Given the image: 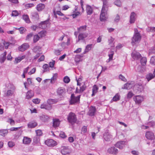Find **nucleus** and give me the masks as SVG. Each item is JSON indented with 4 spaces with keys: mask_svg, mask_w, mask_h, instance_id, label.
Segmentation results:
<instances>
[{
    "mask_svg": "<svg viewBox=\"0 0 155 155\" xmlns=\"http://www.w3.org/2000/svg\"><path fill=\"white\" fill-rule=\"evenodd\" d=\"M81 96V95H80L75 97L74 93L72 94L69 101V104L72 105L79 104L80 103Z\"/></svg>",
    "mask_w": 155,
    "mask_h": 155,
    "instance_id": "1",
    "label": "nucleus"
},
{
    "mask_svg": "<svg viewBox=\"0 0 155 155\" xmlns=\"http://www.w3.org/2000/svg\"><path fill=\"white\" fill-rule=\"evenodd\" d=\"M141 38V36L139 32L134 33L132 40V44L133 45L135 44L139 43Z\"/></svg>",
    "mask_w": 155,
    "mask_h": 155,
    "instance_id": "2",
    "label": "nucleus"
},
{
    "mask_svg": "<svg viewBox=\"0 0 155 155\" xmlns=\"http://www.w3.org/2000/svg\"><path fill=\"white\" fill-rule=\"evenodd\" d=\"M67 120L69 123L72 124H74L77 120L76 116L74 113L71 112L68 115Z\"/></svg>",
    "mask_w": 155,
    "mask_h": 155,
    "instance_id": "3",
    "label": "nucleus"
},
{
    "mask_svg": "<svg viewBox=\"0 0 155 155\" xmlns=\"http://www.w3.org/2000/svg\"><path fill=\"white\" fill-rule=\"evenodd\" d=\"M107 10L104 8V7H102L100 15V19L101 21H103L106 20L107 19Z\"/></svg>",
    "mask_w": 155,
    "mask_h": 155,
    "instance_id": "4",
    "label": "nucleus"
},
{
    "mask_svg": "<svg viewBox=\"0 0 155 155\" xmlns=\"http://www.w3.org/2000/svg\"><path fill=\"white\" fill-rule=\"evenodd\" d=\"M145 136L147 139L151 140H153L155 138L154 133L150 131H147L146 133Z\"/></svg>",
    "mask_w": 155,
    "mask_h": 155,
    "instance_id": "5",
    "label": "nucleus"
},
{
    "mask_svg": "<svg viewBox=\"0 0 155 155\" xmlns=\"http://www.w3.org/2000/svg\"><path fill=\"white\" fill-rule=\"evenodd\" d=\"M126 144V142L124 141H120L118 142L115 145V146L120 149H122Z\"/></svg>",
    "mask_w": 155,
    "mask_h": 155,
    "instance_id": "6",
    "label": "nucleus"
},
{
    "mask_svg": "<svg viewBox=\"0 0 155 155\" xmlns=\"http://www.w3.org/2000/svg\"><path fill=\"white\" fill-rule=\"evenodd\" d=\"M45 143L48 146L51 147H54L56 144V142L52 139L46 140L45 141Z\"/></svg>",
    "mask_w": 155,
    "mask_h": 155,
    "instance_id": "7",
    "label": "nucleus"
},
{
    "mask_svg": "<svg viewBox=\"0 0 155 155\" xmlns=\"http://www.w3.org/2000/svg\"><path fill=\"white\" fill-rule=\"evenodd\" d=\"M29 48V45L28 43H25L18 47V50L19 51L23 52L27 50Z\"/></svg>",
    "mask_w": 155,
    "mask_h": 155,
    "instance_id": "8",
    "label": "nucleus"
},
{
    "mask_svg": "<svg viewBox=\"0 0 155 155\" xmlns=\"http://www.w3.org/2000/svg\"><path fill=\"white\" fill-rule=\"evenodd\" d=\"M39 118L42 122H48L50 119V117L47 115L42 114L40 116Z\"/></svg>",
    "mask_w": 155,
    "mask_h": 155,
    "instance_id": "9",
    "label": "nucleus"
},
{
    "mask_svg": "<svg viewBox=\"0 0 155 155\" xmlns=\"http://www.w3.org/2000/svg\"><path fill=\"white\" fill-rule=\"evenodd\" d=\"M61 152L63 155H69L70 150L68 147L63 146L61 147Z\"/></svg>",
    "mask_w": 155,
    "mask_h": 155,
    "instance_id": "10",
    "label": "nucleus"
},
{
    "mask_svg": "<svg viewBox=\"0 0 155 155\" xmlns=\"http://www.w3.org/2000/svg\"><path fill=\"white\" fill-rule=\"evenodd\" d=\"M107 152L116 155L117 153L118 150L114 147H111L108 149Z\"/></svg>",
    "mask_w": 155,
    "mask_h": 155,
    "instance_id": "11",
    "label": "nucleus"
},
{
    "mask_svg": "<svg viewBox=\"0 0 155 155\" xmlns=\"http://www.w3.org/2000/svg\"><path fill=\"white\" fill-rule=\"evenodd\" d=\"M134 100L135 101L136 104H140L143 100V97L138 95L136 96L133 98Z\"/></svg>",
    "mask_w": 155,
    "mask_h": 155,
    "instance_id": "12",
    "label": "nucleus"
},
{
    "mask_svg": "<svg viewBox=\"0 0 155 155\" xmlns=\"http://www.w3.org/2000/svg\"><path fill=\"white\" fill-rule=\"evenodd\" d=\"M96 109L95 107L91 106V107L89 109L88 114L91 116H92L94 115L95 114L96 112Z\"/></svg>",
    "mask_w": 155,
    "mask_h": 155,
    "instance_id": "13",
    "label": "nucleus"
},
{
    "mask_svg": "<svg viewBox=\"0 0 155 155\" xmlns=\"http://www.w3.org/2000/svg\"><path fill=\"white\" fill-rule=\"evenodd\" d=\"M131 56L132 58L135 60H138L141 57V54L139 53L136 51L133 52L131 54Z\"/></svg>",
    "mask_w": 155,
    "mask_h": 155,
    "instance_id": "14",
    "label": "nucleus"
},
{
    "mask_svg": "<svg viewBox=\"0 0 155 155\" xmlns=\"http://www.w3.org/2000/svg\"><path fill=\"white\" fill-rule=\"evenodd\" d=\"M65 92V89L62 87L58 88L57 91V93L59 96H62Z\"/></svg>",
    "mask_w": 155,
    "mask_h": 155,
    "instance_id": "15",
    "label": "nucleus"
},
{
    "mask_svg": "<svg viewBox=\"0 0 155 155\" xmlns=\"http://www.w3.org/2000/svg\"><path fill=\"white\" fill-rule=\"evenodd\" d=\"M60 124V121L58 119H53V127L56 128L58 127Z\"/></svg>",
    "mask_w": 155,
    "mask_h": 155,
    "instance_id": "16",
    "label": "nucleus"
},
{
    "mask_svg": "<svg viewBox=\"0 0 155 155\" xmlns=\"http://www.w3.org/2000/svg\"><path fill=\"white\" fill-rule=\"evenodd\" d=\"M88 36L87 33H80L78 36V41L80 40H83L86 38Z\"/></svg>",
    "mask_w": 155,
    "mask_h": 155,
    "instance_id": "17",
    "label": "nucleus"
},
{
    "mask_svg": "<svg viewBox=\"0 0 155 155\" xmlns=\"http://www.w3.org/2000/svg\"><path fill=\"white\" fill-rule=\"evenodd\" d=\"M136 14L134 12L131 13L130 16V22L131 24L134 23L135 21Z\"/></svg>",
    "mask_w": 155,
    "mask_h": 155,
    "instance_id": "18",
    "label": "nucleus"
},
{
    "mask_svg": "<svg viewBox=\"0 0 155 155\" xmlns=\"http://www.w3.org/2000/svg\"><path fill=\"white\" fill-rule=\"evenodd\" d=\"M7 54L6 51L4 52L0 56V62L1 63L4 62L6 59V55Z\"/></svg>",
    "mask_w": 155,
    "mask_h": 155,
    "instance_id": "19",
    "label": "nucleus"
},
{
    "mask_svg": "<svg viewBox=\"0 0 155 155\" xmlns=\"http://www.w3.org/2000/svg\"><path fill=\"white\" fill-rule=\"evenodd\" d=\"M25 58V55H23L22 56H18L15 59L14 63L15 64H17L20 62L22 60L24 59Z\"/></svg>",
    "mask_w": 155,
    "mask_h": 155,
    "instance_id": "20",
    "label": "nucleus"
},
{
    "mask_svg": "<svg viewBox=\"0 0 155 155\" xmlns=\"http://www.w3.org/2000/svg\"><path fill=\"white\" fill-rule=\"evenodd\" d=\"M34 92L32 90L28 91L26 94V98L28 99L31 98L34 96Z\"/></svg>",
    "mask_w": 155,
    "mask_h": 155,
    "instance_id": "21",
    "label": "nucleus"
},
{
    "mask_svg": "<svg viewBox=\"0 0 155 155\" xmlns=\"http://www.w3.org/2000/svg\"><path fill=\"white\" fill-rule=\"evenodd\" d=\"M155 77V75L154 74L152 73H149L147 74L146 76V78L147 79L148 81H150L151 79L154 78Z\"/></svg>",
    "mask_w": 155,
    "mask_h": 155,
    "instance_id": "22",
    "label": "nucleus"
},
{
    "mask_svg": "<svg viewBox=\"0 0 155 155\" xmlns=\"http://www.w3.org/2000/svg\"><path fill=\"white\" fill-rule=\"evenodd\" d=\"M86 11L87 15H91L93 13V9L91 6L89 5L86 6Z\"/></svg>",
    "mask_w": 155,
    "mask_h": 155,
    "instance_id": "23",
    "label": "nucleus"
},
{
    "mask_svg": "<svg viewBox=\"0 0 155 155\" xmlns=\"http://www.w3.org/2000/svg\"><path fill=\"white\" fill-rule=\"evenodd\" d=\"M38 125L37 122L35 121L30 122L28 124V127L29 128H32L35 127Z\"/></svg>",
    "mask_w": 155,
    "mask_h": 155,
    "instance_id": "24",
    "label": "nucleus"
},
{
    "mask_svg": "<svg viewBox=\"0 0 155 155\" xmlns=\"http://www.w3.org/2000/svg\"><path fill=\"white\" fill-rule=\"evenodd\" d=\"M58 100L57 99H49L47 101L48 104L49 105H51L57 103L58 101Z\"/></svg>",
    "mask_w": 155,
    "mask_h": 155,
    "instance_id": "25",
    "label": "nucleus"
},
{
    "mask_svg": "<svg viewBox=\"0 0 155 155\" xmlns=\"http://www.w3.org/2000/svg\"><path fill=\"white\" fill-rule=\"evenodd\" d=\"M8 133V129H1L0 130V135L3 136L5 137L7 135Z\"/></svg>",
    "mask_w": 155,
    "mask_h": 155,
    "instance_id": "26",
    "label": "nucleus"
},
{
    "mask_svg": "<svg viewBox=\"0 0 155 155\" xmlns=\"http://www.w3.org/2000/svg\"><path fill=\"white\" fill-rule=\"evenodd\" d=\"M31 141V139L27 137H24L23 140V143L25 144H29Z\"/></svg>",
    "mask_w": 155,
    "mask_h": 155,
    "instance_id": "27",
    "label": "nucleus"
},
{
    "mask_svg": "<svg viewBox=\"0 0 155 155\" xmlns=\"http://www.w3.org/2000/svg\"><path fill=\"white\" fill-rule=\"evenodd\" d=\"M45 7V5L44 4L40 3L37 5L36 9L38 11H41Z\"/></svg>",
    "mask_w": 155,
    "mask_h": 155,
    "instance_id": "28",
    "label": "nucleus"
},
{
    "mask_svg": "<svg viewBox=\"0 0 155 155\" xmlns=\"http://www.w3.org/2000/svg\"><path fill=\"white\" fill-rule=\"evenodd\" d=\"M133 87V85L130 83L127 82L124 85V87H122L123 89H130Z\"/></svg>",
    "mask_w": 155,
    "mask_h": 155,
    "instance_id": "29",
    "label": "nucleus"
},
{
    "mask_svg": "<svg viewBox=\"0 0 155 155\" xmlns=\"http://www.w3.org/2000/svg\"><path fill=\"white\" fill-rule=\"evenodd\" d=\"M92 45H93L92 44H88L86 45L85 50L83 52V54H85L90 51L91 49Z\"/></svg>",
    "mask_w": 155,
    "mask_h": 155,
    "instance_id": "30",
    "label": "nucleus"
},
{
    "mask_svg": "<svg viewBox=\"0 0 155 155\" xmlns=\"http://www.w3.org/2000/svg\"><path fill=\"white\" fill-rule=\"evenodd\" d=\"M42 68L44 69L43 73L45 72H49L50 71V68L49 65L47 64H44L42 66Z\"/></svg>",
    "mask_w": 155,
    "mask_h": 155,
    "instance_id": "31",
    "label": "nucleus"
},
{
    "mask_svg": "<svg viewBox=\"0 0 155 155\" xmlns=\"http://www.w3.org/2000/svg\"><path fill=\"white\" fill-rule=\"evenodd\" d=\"M114 54V52L113 51H111L109 52L108 54L109 58L106 61L107 63L109 62L110 61L112 60Z\"/></svg>",
    "mask_w": 155,
    "mask_h": 155,
    "instance_id": "32",
    "label": "nucleus"
},
{
    "mask_svg": "<svg viewBox=\"0 0 155 155\" xmlns=\"http://www.w3.org/2000/svg\"><path fill=\"white\" fill-rule=\"evenodd\" d=\"M87 26L86 25H84L80 26L79 28H78V30L79 32H84L85 31L87 28Z\"/></svg>",
    "mask_w": 155,
    "mask_h": 155,
    "instance_id": "33",
    "label": "nucleus"
},
{
    "mask_svg": "<svg viewBox=\"0 0 155 155\" xmlns=\"http://www.w3.org/2000/svg\"><path fill=\"white\" fill-rule=\"evenodd\" d=\"M120 95L117 94L112 99L111 101L110 102L112 103L113 101H116L120 100Z\"/></svg>",
    "mask_w": 155,
    "mask_h": 155,
    "instance_id": "34",
    "label": "nucleus"
},
{
    "mask_svg": "<svg viewBox=\"0 0 155 155\" xmlns=\"http://www.w3.org/2000/svg\"><path fill=\"white\" fill-rule=\"evenodd\" d=\"M136 70L137 72L143 73L145 69L143 68V67L139 65L138 66L137 69H136Z\"/></svg>",
    "mask_w": 155,
    "mask_h": 155,
    "instance_id": "35",
    "label": "nucleus"
},
{
    "mask_svg": "<svg viewBox=\"0 0 155 155\" xmlns=\"http://www.w3.org/2000/svg\"><path fill=\"white\" fill-rule=\"evenodd\" d=\"M58 74L57 73L54 74L53 77L51 78L50 82L51 83H54V81L56 80Z\"/></svg>",
    "mask_w": 155,
    "mask_h": 155,
    "instance_id": "36",
    "label": "nucleus"
},
{
    "mask_svg": "<svg viewBox=\"0 0 155 155\" xmlns=\"http://www.w3.org/2000/svg\"><path fill=\"white\" fill-rule=\"evenodd\" d=\"M145 124L148 125L149 127H153L155 126V121L152 120L145 123Z\"/></svg>",
    "mask_w": 155,
    "mask_h": 155,
    "instance_id": "37",
    "label": "nucleus"
},
{
    "mask_svg": "<svg viewBox=\"0 0 155 155\" xmlns=\"http://www.w3.org/2000/svg\"><path fill=\"white\" fill-rule=\"evenodd\" d=\"M104 138L105 140L109 141L111 138V135L107 134H105L104 135Z\"/></svg>",
    "mask_w": 155,
    "mask_h": 155,
    "instance_id": "38",
    "label": "nucleus"
},
{
    "mask_svg": "<svg viewBox=\"0 0 155 155\" xmlns=\"http://www.w3.org/2000/svg\"><path fill=\"white\" fill-rule=\"evenodd\" d=\"M147 61V58L143 57L141 59L140 62L142 65L144 66L146 64Z\"/></svg>",
    "mask_w": 155,
    "mask_h": 155,
    "instance_id": "39",
    "label": "nucleus"
},
{
    "mask_svg": "<svg viewBox=\"0 0 155 155\" xmlns=\"http://www.w3.org/2000/svg\"><path fill=\"white\" fill-rule=\"evenodd\" d=\"M33 35L34 34L33 33H30L28 34L26 37V40L28 41L30 40Z\"/></svg>",
    "mask_w": 155,
    "mask_h": 155,
    "instance_id": "40",
    "label": "nucleus"
},
{
    "mask_svg": "<svg viewBox=\"0 0 155 155\" xmlns=\"http://www.w3.org/2000/svg\"><path fill=\"white\" fill-rule=\"evenodd\" d=\"M40 39V37L38 35H33V41L34 43L37 42Z\"/></svg>",
    "mask_w": 155,
    "mask_h": 155,
    "instance_id": "41",
    "label": "nucleus"
},
{
    "mask_svg": "<svg viewBox=\"0 0 155 155\" xmlns=\"http://www.w3.org/2000/svg\"><path fill=\"white\" fill-rule=\"evenodd\" d=\"M23 19L25 21L28 23L30 22V20L28 16L27 15H23L22 16Z\"/></svg>",
    "mask_w": 155,
    "mask_h": 155,
    "instance_id": "42",
    "label": "nucleus"
},
{
    "mask_svg": "<svg viewBox=\"0 0 155 155\" xmlns=\"http://www.w3.org/2000/svg\"><path fill=\"white\" fill-rule=\"evenodd\" d=\"M40 140L39 137L38 136H35L34 137L33 139V141L34 143L37 144L38 143Z\"/></svg>",
    "mask_w": 155,
    "mask_h": 155,
    "instance_id": "43",
    "label": "nucleus"
},
{
    "mask_svg": "<svg viewBox=\"0 0 155 155\" xmlns=\"http://www.w3.org/2000/svg\"><path fill=\"white\" fill-rule=\"evenodd\" d=\"M149 55L152 54H155V46L149 49Z\"/></svg>",
    "mask_w": 155,
    "mask_h": 155,
    "instance_id": "44",
    "label": "nucleus"
},
{
    "mask_svg": "<svg viewBox=\"0 0 155 155\" xmlns=\"http://www.w3.org/2000/svg\"><path fill=\"white\" fill-rule=\"evenodd\" d=\"M31 15L32 17L36 19H38L39 16L37 12H33L32 13Z\"/></svg>",
    "mask_w": 155,
    "mask_h": 155,
    "instance_id": "45",
    "label": "nucleus"
},
{
    "mask_svg": "<svg viewBox=\"0 0 155 155\" xmlns=\"http://www.w3.org/2000/svg\"><path fill=\"white\" fill-rule=\"evenodd\" d=\"M46 33V31H45L43 30L39 32L38 34L40 37L42 38L45 36Z\"/></svg>",
    "mask_w": 155,
    "mask_h": 155,
    "instance_id": "46",
    "label": "nucleus"
},
{
    "mask_svg": "<svg viewBox=\"0 0 155 155\" xmlns=\"http://www.w3.org/2000/svg\"><path fill=\"white\" fill-rule=\"evenodd\" d=\"M13 93V91L11 90H9L7 91L6 94H5V95L7 96H12Z\"/></svg>",
    "mask_w": 155,
    "mask_h": 155,
    "instance_id": "47",
    "label": "nucleus"
},
{
    "mask_svg": "<svg viewBox=\"0 0 155 155\" xmlns=\"http://www.w3.org/2000/svg\"><path fill=\"white\" fill-rule=\"evenodd\" d=\"M114 4L118 7H120L121 5V3L120 0H117L114 2Z\"/></svg>",
    "mask_w": 155,
    "mask_h": 155,
    "instance_id": "48",
    "label": "nucleus"
},
{
    "mask_svg": "<svg viewBox=\"0 0 155 155\" xmlns=\"http://www.w3.org/2000/svg\"><path fill=\"white\" fill-rule=\"evenodd\" d=\"M64 81L66 83H68L70 81V80L68 76H65L63 79Z\"/></svg>",
    "mask_w": 155,
    "mask_h": 155,
    "instance_id": "49",
    "label": "nucleus"
},
{
    "mask_svg": "<svg viewBox=\"0 0 155 155\" xmlns=\"http://www.w3.org/2000/svg\"><path fill=\"white\" fill-rule=\"evenodd\" d=\"M36 136H38V137L42 135V131L40 130H36Z\"/></svg>",
    "mask_w": 155,
    "mask_h": 155,
    "instance_id": "50",
    "label": "nucleus"
},
{
    "mask_svg": "<svg viewBox=\"0 0 155 155\" xmlns=\"http://www.w3.org/2000/svg\"><path fill=\"white\" fill-rule=\"evenodd\" d=\"M18 15V12L16 10L13 11L12 13V16L16 17Z\"/></svg>",
    "mask_w": 155,
    "mask_h": 155,
    "instance_id": "51",
    "label": "nucleus"
},
{
    "mask_svg": "<svg viewBox=\"0 0 155 155\" xmlns=\"http://www.w3.org/2000/svg\"><path fill=\"white\" fill-rule=\"evenodd\" d=\"M35 5L33 3H28L26 4L25 6L27 9L29 8H31V7H33Z\"/></svg>",
    "mask_w": 155,
    "mask_h": 155,
    "instance_id": "52",
    "label": "nucleus"
},
{
    "mask_svg": "<svg viewBox=\"0 0 155 155\" xmlns=\"http://www.w3.org/2000/svg\"><path fill=\"white\" fill-rule=\"evenodd\" d=\"M150 63L153 65H155V56H153L150 59Z\"/></svg>",
    "mask_w": 155,
    "mask_h": 155,
    "instance_id": "53",
    "label": "nucleus"
},
{
    "mask_svg": "<svg viewBox=\"0 0 155 155\" xmlns=\"http://www.w3.org/2000/svg\"><path fill=\"white\" fill-rule=\"evenodd\" d=\"M26 31V29L24 27H20L19 31L21 34H22L25 32Z\"/></svg>",
    "mask_w": 155,
    "mask_h": 155,
    "instance_id": "54",
    "label": "nucleus"
},
{
    "mask_svg": "<svg viewBox=\"0 0 155 155\" xmlns=\"http://www.w3.org/2000/svg\"><path fill=\"white\" fill-rule=\"evenodd\" d=\"M55 61L54 60H52V62H50L49 63V68L50 67L51 68H53L55 64Z\"/></svg>",
    "mask_w": 155,
    "mask_h": 155,
    "instance_id": "55",
    "label": "nucleus"
},
{
    "mask_svg": "<svg viewBox=\"0 0 155 155\" xmlns=\"http://www.w3.org/2000/svg\"><path fill=\"white\" fill-rule=\"evenodd\" d=\"M8 145L9 147H12L15 145V143L12 141H9L8 143Z\"/></svg>",
    "mask_w": 155,
    "mask_h": 155,
    "instance_id": "56",
    "label": "nucleus"
},
{
    "mask_svg": "<svg viewBox=\"0 0 155 155\" xmlns=\"http://www.w3.org/2000/svg\"><path fill=\"white\" fill-rule=\"evenodd\" d=\"M114 39L112 37H110V38L108 40V42L110 45L113 44V42Z\"/></svg>",
    "mask_w": 155,
    "mask_h": 155,
    "instance_id": "57",
    "label": "nucleus"
},
{
    "mask_svg": "<svg viewBox=\"0 0 155 155\" xmlns=\"http://www.w3.org/2000/svg\"><path fill=\"white\" fill-rule=\"evenodd\" d=\"M10 44L8 42H7L5 41L3 43V44L5 46V49H7L8 48V47L9 45Z\"/></svg>",
    "mask_w": 155,
    "mask_h": 155,
    "instance_id": "58",
    "label": "nucleus"
},
{
    "mask_svg": "<svg viewBox=\"0 0 155 155\" xmlns=\"http://www.w3.org/2000/svg\"><path fill=\"white\" fill-rule=\"evenodd\" d=\"M40 100L38 98L34 99L32 100L33 102L35 104H38L40 102Z\"/></svg>",
    "mask_w": 155,
    "mask_h": 155,
    "instance_id": "59",
    "label": "nucleus"
},
{
    "mask_svg": "<svg viewBox=\"0 0 155 155\" xmlns=\"http://www.w3.org/2000/svg\"><path fill=\"white\" fill-rule=\"evenodd\" d=\"M80 14V12H75V13L73 14L72 15L73 18H76Z\"/></svg>",
    "mask_w": 155,
    "mask_h": 155,
    "instance_id": "60",
    "label": "nucleus"
},
{
    "mask_svg": "<svg viewBox=\"0 0 155 155\" xmlns=\"http://www.w3.org/2000/svg\"><path fill=\"white\" fill-rule=\"evenodd\" d=\"M98 87L96 85H94L93 87L92 91H94L96 92H97V90H98Z\"/></svg>",
    "mask_w": 155,
    "mask_h": 155,
    "instance_id": "61",
    "label": "nucleus"
},
{
    "mask_svg": "<svg viewBox=\"0 0 155 155\" xmlns=\"http://www.w3.org/2000/svg\"><path fill=\"white\" fill-rule=\"evenodd\" d=\"M134 94L132 92H129L127 94V97L128 98H130L134 96Z\"/></svg>",
    "mask_w": 155,
    "mask_h": 155,
    "instance_id": "62",
    "label": "nucleus"
},
{
    "mask_svg": "<svg viewBox=\"0 0 155 155\" xmlns=\"http://www.w3.org/2000/svg\"><path fill=\"white\" fill-rule=\"evenodd\" d=\"M60 136L63 138H65L66 137L64 133L63 132H61L60 134Z\"/></svg>",
    "mask_w": 155,
    "mask_h": 155,
    "instance_id": "63",
    "label": "nucleus"
},
{
    "mask_svg": "<svg viewBox=\"0 0 155 155\" xmlns=\"http://www.w3.org/2000/svg\"><path fill=\"white\" fill-rule=\"evenodd\" d=\"M45 57L44 55H42L40 57V58H39L38 60V62H40L42 61H43L45 59Z\"/></svg>",
    "mask_w": 155,
    "mask_h": 155,
    "instance_id": "64",
    "label": "nucleus"
}]
</instances>
